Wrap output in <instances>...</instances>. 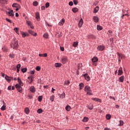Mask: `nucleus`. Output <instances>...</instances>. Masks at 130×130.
Here are the masks:
<instances>
[{
	"label": "nucleus",
	"mask_w": 130,
	"mask_h": 130,
	"mask_svg": "<svg viewBox=\"0 0 130 130\" xmlns=\"http://www.w3.org/2000/svg\"><path fill=\"white\" fill-rule=\"evenodd\" d=\"M42 112H43V110H42V109H39L37 110V113L40 114V113H42Z\"/></svg>",
	"instance_id": "36"
},
{
	"label": "nucleus",
	"mask_w": 130,
	"mask_h": 130,
	"mask_svg": "<svg viewBox=\"0 0 130 130\" xmlns=\"http://www.w3.org/2000/svg\"><path fill=\"white\" fill-rule=\"evenodd\" d=\"M50 100L52 102H53V101L54 100V95H52L51 96Z\"/></svg>",
	"instance_id": "48"
},
{
	"label": "nucleus",
	"mask_w": 130,
	"mask_h": 130,
	"mask_svg": "<svg viewBox=\"0 0 130 130\" xmlns=\"http://www.w3.org/2000/svg\"><path fill=\"white\" fill-rule=\"evenodd\" d=\"M62 63H67L68 62V58L64 57L61 59Z\"/></svg>",
	"instance_id": "15"
},
{
	"label": "nucleus",
	"mask_w": 130,
	"mask_h": 130,
	"mask_svg": "<svg viewBox=\"0 0 130 130\" xmlns=\"http://www.w3.org/2000/svg\"><path fill=\"white\" fill-rule=\"evenodd\" d=\"M5 80L7 81L8 83H10L12 81V80H14V78L12 77L8 76L7 75H6V77H5Z\"/></svg>",
	"instance_id": "5"
},
{
	"label": "nucleus",
	"mask_w": 130,
	"mask_h": 130,
	"mask_svg": "<svg viewBox=\"0 0 130 130\" xmlns=\"http://www.w3.org/2000/svg\"><path fill=\"white\" fill-rule=\"evenodd\" d=\"M73 46L74 47H77V46H78V42H75L74 43Z\"/></svg>",
	"instance_id": "45"
},
{
	"label": "nucleus",
	"mask_w": 130,
	"mask_h": 130,
	"mask_svg": "<svg viewBox=\"0 0 130 130\" xmlns=\"http://www.w3.org/2000/svg\"><path fill=\"white\" fill-rule=\"evenodd\" d=\"M44 10H45V6H41V10L43 11Z\"/></svg>",
	"instance_id": "55"
},
{
	"label": "nucleus",
	"mask_w": 130,
	"mask_h": 130,
	"mask_svg": "<svg viewBox=\"0 0 130 130\" xmlns=\"http://www.w3.org/2000/svg\"><path fill=\"white\" fill-rule=\"evenodd\" d=\"M32 5L35 7H37V6H38V2H37V1H35L33 2Z\"/></svg>",
	"instance_id": "37"
},
{
	"label": "nucleus",
	"mask_w": 130,
	"mask_h": 130,
	"mask_svg": "<svg viewBox=\"0 0 130 130\" xmlns=\"http://www.w3.org/2000/svg\"><path fill=\"white\" fill-rule=\"evenodd\" d=\"M124 81V76H121L119 78V82H120L121 83H122Z\"/></svg>",
	"instance_id": "23"
},
{
	"label": "nucleus",
	"mask_w": 130,
	"mask_h": 130,
	"mask_svg": "<svg viewBox=\"0 0 130 130\" xmlns=\"http://www.w3.org/2000/svg\"><path fill=\"white\" fill-rule=\"evenodd\" d=\"M83 76H84L85 80H86V81H90L91 78H90V76H88L87 74H85Z\"/></svg>",
	"instance_id": "10"
},
{
	"label": "nucleus",
	"mask_w": 130,
	"mask_h": 130,
	"mask_svg": "<svg viewBox=\"0 0 130 130\" xmlns=\"http://www.w3.org/2000/svg\"><path fill=\"white\" fill-rule=\"evenodd\" d=\"M48 36H49V35H48V33H45V34H44L43 35V37H44V38H48Z\"/></svg>",
	"instance_id": "40"
},
{
	"label": "nucleus",
	"mask_w": 130,
	"mask_h": 130,
	"mask_svg": "<svg viewBox=\"0 0 130 130\" xmlns=\"http://www.w3.org/2000/svg\"><path fill=\"white\" fill-rule=\"evenodd\" d=\"M82 67V63H79L78 65V70H80L81 69V67Z\"/></svg>",
	"instance_id": "51"
},
{
	"label": "nucleus",
	"mask_w": 130,
	"mask_h": 130,
	"mask_svg": "<svg viewBox=\"0 0 130 130\" xmlns=\"http://www.w3.org/2000/svg\"><path fill=\"white\" fill-rule=\"evenodd\" d=\"M122 68L120 67L118 70V76H121V75H122Z\"/></svg>",
	"instance_id": "18"
},
{
	"label": "nucleus",
	"mask_w": 130,
	"mask_h": 130,
	"mask_svg": "<svg viewBox=\"0 0 130 130\" xmlns=\"http://www.w3.org/2000/svg\"><path fill=\"white\" fill-rule=\"evenodd\" d=\"M93 20L95 23H98V22H99V18L97 16H93Z\"/></svg>",
	"instance_id": "11"
},
{
	"label": "nucleus",
	"mask_w": 130,
	"mask_h": 130,
	"mask_svg": "<svg viewBox=\"0 0 130 130\" xmlns=\"http://www.w3.org/2000/svg\"><path fill=\"white\" fill-rule=\"evenodd\" d=\"M64 22H65L64 19L62 18L60 20V21L58 23V25L59 26H62V25H63V24H64Z\"/></svg>",
	"instance_id": "16"
},
{
	"label": "nucleus",
	"mask_w": 130,
	"mask_h": 130,
	"mask_svg": "<svg viewBox=\"0 0 130 130\" xmlns=\"http://www.w3.org/2000/svg\"><path fill=\"white\" fill-rule=\"evenodd\" d=\"M88 109H89V110H92L93 109V108H94V107L93 106V105H90V106H87Z\"/></svg>",
	"instance_id": "34"
},
{
	"label": "nucleus",
	"mask_w": 130,
	"mask_h": 130,
	"mask_svg": "<svg viewBox=\"0 0 130 130\" xmlns=\"http://www.w3.org/2000/svg\"><path fill=\"white\" fill-rule=\"evenodd\" d=\"M92 62H96L98 60V58L96 56H94L91 59Z\"/></svg>",
	"instance_id": "19"
},
{
	"label": "nucleus",
	"mask_w": 130,
	"mask_h": 130,
	"mask_svg": "<svg viewBox=\"0 0 130 130\" xmlns=\"http://www.w3.org/2000/svg\"><path fill=\"white\" fill-rule=\"evenodd\" d=\"M36 19H37V21H40V14L38 12L36 13Z\"/></svg>",
	"instance_id": "9"
},
{
	"label": "nucleus",
	"mask_w": 130,
	"mask_h": 130,
	"mask_svg": "<svg viewBox=\"0 0 130 130\" xmlns=\"http://www.w3.org/2000/svg\"><path fill=\"white\" fill-rule=\"evenodd\" d=\"M12 89V86H9L8 87V90H11Z\"/></svg>",
	"instance_id": "61"
},
{
	"label": "nucleus",
	"mask_w": 130,
	"mask_h": 130,
	"mask_svg": "<svg viewBox=\"0 0 130 130\" xmlns=\"http://www.w3.org/2000/svg\"><path fill=\"white\" fill-rule=\"evenodd\" d=\"M12 7L13 8H21V7L20 6V5L17 3H13L12 5Z\"/></svg>",
	"instance_id": "12"
},
{
	"label": "nucleus",
	"mask_w": 130,
	"mask_h": 130,
	"mask_svg": "<svg viewBox=\"0 0 130 130\" xmlns=\"http://www.w3.org/2000/svg\"><path fill=\"white\" fill-rule=\"evenodd\" d=\"M38 99L39 102H41L42 101V95L39 96L38 98Z\"/></svg>",
	"instance_id": "32"
},
{
	"label": "nucleus",
	"mask_w": 130,
	"mask_h": 130,
	"mask_svg": "<svg viewBox=\"0 0 130 130\" xmlns=\"http://www.w3.org/2000/svg\"><path fill=\"white\" fill-rule=\"evenodd\" d=\"M28 33L31 34V35H32V36H37V33L34 32L31 29L28 30Z\"/></svg>",
	"instance_id": "8"
},
{
	"label": "nucleus",
	"mask_w": 130,
	"mask_h": 130,
	"mask_svg": "<svg viewBox=\"0 0 130 130\" xmlns=\"http://www.w3.org/2000/svg\"><path fill=\"white\" fill-rule=\"evenodd\" d=\"M1 110H2V111H4L6 110V106L3 105V106L1 107Z\"/></svg>",
	"instance_id": "46"
},
{
	"label": "nucleus",
	"mask_w": 130,
	"mask_h": 130,
	"mask_svg": "<svg viewBox=\"0 0 130 130\" xmlns=\"http://www.w3.org/2000/svg\"><path fill=\"white\" fill-rule=\"evenodd\" d=\"M45 7H46V9H47V8H49V3L47 2V3H46Z\"/></svg>",
	"instance_id": "49"
},
{
	"label": "nucleus",
	"mask_w": 130,
	"mask_h": 130,
	"mask_svg": "<svg viewBox=\"0 0 130 130\" xmlns=\"http://www.w3.org/2000/svg\"><path fill=\"white\" fill-rule=\"evenodd\" d=\"M88 120H89V119L88 118V117H84L83 119V122H87Z\"/></svg>",
	"instance_id": "38"
},
{
	"label": "nucleus",
	"mask_w": 130,
	"mask_h": 130,
	"mask_svg": "<svg viewBox=\"0 0 130 130\" xmlns=\"http://www.w3.org/2000/svg\"><path fill=\"white\" fill-rule=\"evenodd\" d=\"M84 91L87 92V95H93L90 86H86L84 88Z\"/></svg>",
	"instance_id": "2"
},
{
	"label": "nucleus",
	"mask_w": 130,
	"mask_h": 130,
	"mask_svg": "<svg viewBox=\"0 0 130 130\" xmlns=\"http://www.w3.org/2000/svg\"><path fill=\"white\" fill-rule=\"evenodd\" d=\"M72 12H73V13H77L79 12V9L77 8H74L72 9Z\"/></svg>",
	"instance_id": "25"
},
{
	"label": "nucleus",
	"mask_w": 130,
	"mask_h": 130,
	"mask_svg": "<svg viewBox=\"0 0 130 130\" xmlns=\"http://www.w3.org/2000/svg\"><path fill=\"white\" fill-rule=\"evenodd\" d=\"M39 56H40V57H43V54H39Z\"/></svg>",
	"instance_id": "63"
},
{
	"label": "nucleus",
	"mask_w": 130,
	"mask_h": 130,
	"mask_svg": "<svg viewBox=\"0 0 130 130\" xmlns=\"http://www.w3.org/2000/svg\"><path fill=\"white\" fill-rule=\"evenodd\" d=\"M41 68L40 66H37L36 68V71H37L38 72L39 71V70H40Z\"/></svg>",
	"instance_id": "52"
},
{
	"label": "nucleus",
	"mask_w": 130,
	"mask_h": 130,
	"mask_svg": "<svg viewBox=\"0 0 130 130\" xmlns=\"http://www.w3.org/2000/svg\"><path fill=\"white\" fill-rule=\"evenodd\" d=\"M15 17H19V13H15Z\"/></svg>",
	"instance_id": "64"
},
{
	"label": "nucleus",
	"mask_w": 130,
	"mask_h": 130,
	"mask_svg": "<svg viewBox=\"0 0 130 130\" xmlns=\"http://www.w3.org/2000/svg\"><path fill=\"white\" fill-rule=\"evenodd\" d=\"M122 125H123V121L120 120L119 121V126H122Z\"/></svg>",
	"instance_id": "42"
},
{
	"label": "nucleus",
	"mask_w": 130,
	"mask_h": 130,
	"mask_svg": "<svg viewBox=\"0 0 130 130\" xmlns=\"http://www.w3.org/2000/svg\"><path fill=\"white\" fill-rule=\"evenodd\" d=\"M14 30L15 32H16V33L18 35H19V30H19V28L15 27L14 28Z\"/></svg>",
	"instance_id": "28"
},
{
	"label": "nucleus",
	"mask_w": 130,
	"mask_h": 130,
	"mask_svg": "<svg viewBox=\"0 0 130 130\" xmlns=\"http://www.w3.org/2000/svg\"><path fill=\"white\" fill-rule=\"evenodd\" d=\"M106 118H107V119L109 120L111 118V116H110V115H109V114H108L106 115Z\"/></svg>",
	"instance_id": "47"
},
{
	"label": "nucleus",
	"mask_w": 130,
	"mask_h": 130,
	"mask_svg": "<svg viewBox=\"0 0 130 130\" xmlns=\"http://www.w3.org/2000/svg\"><path fill=\"white\" fill-rule=\"evenodd\" d=\"M64 97H66V93L63 92L62 94H60V98H62L63 99V98H64Z\"/></svg>",
	"instance_id": "35"
},
{
	"label": "nucleus",
	"mask_w": 130,
	"mask_h": 130,
	"mask_svg": "<svg viewBox=\"0 0 130 130\" xmlns=\"http://www.w3.org/2000/svg\"><path fill=\"white\" fill-rule=\"evenodd\" d=\"M24 112L26 114H29V113L30 112V109H29V108H25L24 109Z\"/></svg>",
	"instance_id": "21"
},
{
	"label": "nucleus",
	"mask_w": 130,
	"mask_h": 130,
	"mask_svg": "<svg viewBox=\"0 0 130 130\" xmlns=\"http://www.w3.org/2000/svg\"><path fill=\"white\" fill-rule=\"evenodd\" d=\"M21 35L23 38H25V37H26V36H27V35L26 34H25V32H21Z\"/></svg>",
	"instance_id": "44"
},
{
	"label": "nucleus",
	"mask_w": 130,
	"mask_h": 130,
	"mask_svg": "<svg viewBox=\"0 0 130 130\" xmlns=\"http://www.w3.org/2000/svg\"><path fill=\"white\" fill-rule=\"evenodd\" d=\"M7 3V0H0V4H1V5H6Z\"/></svg>",
	"instance_id": "24"
},
{
	"label": "nucleus",
	"mask_w": 130,
	"mask_h": 130,
	"mask_svg": "<svg viewBox=\"0 0 130 130\" xmlns=\"http://www.w3.org/2000/svg\"><path fill=\"white\" fill-rule=\"evenodd\" d=\"M26 24H27L28 26H31V25L32 24V22H31V21H30L26 20Z\"/></svg>",
	"instance_id": "39"
},
{
	"label": "nucleus",
	"mask_w": 130,
	"mask_h": 130,
	"mask_svg": "<svg viewBox=\"0 0 130 130\" xmlns=\"http://www.w3.org/2000/svg\"><path fill=\"white\" fill-rule=\"evenodd\" d=\"M20 68H21V64H18L16 66V68L18 69H20Z\"/></svg>",
	"instance_id": "53"
},
{
	"label": "nucleus",
	"mask_w": 130,
	"mask_h": 130,
	"mask_svg": "<svg viewBox=\"0 0 130 130\" xmlns=\"http://www.w3.org/2000/svg\"><path fill=\"white\" fill-rule=\"evenodd\" d=\"M15 87L19 93H22V92H23V88L21 87V85H19V84H16L15 85Z\"/></svg>",
	"instance_id": "4"
},
{
	"label": "nucleus",
	"mask_w": 130,
	"mask_h": 130,
	"mask_svg": "<svg viewBox=\"0 0 130 130\" xmlns=\"http://www.w3.org/2000/svg\"><path fill=\"white\" fill-rule=\"evenodd\" d=\"M60 50L61 51H64V48H63V47H60Z\"/></svg>",
	"instance_id": "58"
},
{
	"label": "nucleus",
	"mask_w": 130,
	"mask_h": 130,
	"mask_svg": "<svg viewBox=\"0 0 130 130\" xmlns=\"http://www.w3.org/2000/svg\"><path fill=\"white\" fill-rule=\"evenodd\" d=\"M9 57L12 59L15 58V54H10Z\"/></svg>",
	"instance_id": "31"
},
{
	"label": "nucleus",
	"mask_w": 130,
	"mask_h": 130,
	"mask_svg": "<svg viewBox=\"0 0 130 130\" xmlns=\"http://www.w3.org/2000/svg\"><path fill=\"white\" fill-rule=\"evenodd\" d=\"M98 50H100V51H103L104 49H105V47L103 45H100L98 47Z\"/></svg>",
	"instance_id": "7"
},
{
	"label": "nucleus",
	"mask_w": 130,
	"mask_h": 130,
	"mask_svg": "<svg viewBox=\"0 0 130 130\" xmlns=\"http://www.w3.org/2000/svg\"><path fill=\"white\" fill-rule=\"evenodd\" d=\"M29 90L31 93H35L36 92V88H35L34 86H31L29 88Z\"/></svg>",
	"instance_id": "6"
},
{
	"label": "nucleus",
	"mask_w": 130,
	"mask_h": 130,
	"mask_svg": "<svg viewBox=\"0 0 130 130\" xmlns=\"http://www.w3.org/2000/svg\"><path fill=\"white\" fill-rule=\"evenodd\" d=\"M55 67H56V68H60L61 67V63H55Z\"/></svg>",
	"instance_id": "26"
},
{
	"label": "nucleus",
	"mask_w": 130,
	"mask_h": 130,
	"mask_svg": "<svg viewBox=\"0 0 130 130\" xmlns=\"http://www.w3.org/2000/svg\"><path fill=\"white\" fill-rule=\"evenodd\" d=\"M64 84L67 85V86H69V85H70V82L69 81H67L64 82Z\"/></svg>",
	"instance_id": "50"
},
{
	"label": "nucleus",
	"mask_w": 130,
	"mask_h": 130,
	"mask_svg": "<svg viewBox=\"0 0 130 130\" xmlns=\"http://www.w3.org/2000/svg\"><path fill=\"white\" fill-rule=\"evenodd\" d=\"M69 6H72L74 5V3H73V2H69Z\"/></svg>",
	"instance_id": "56"
},
{
	"label": "nucleus",
	"mask_w": 130,
	"mask_h": 130,
	"mask_svg": "<svg viewBox=\"0 0 130 130\" xmlns=\"http://www.w3.org/2000/svg\"><path fill=\"white\" fill-rule=\"evenodd\" d=\"M98 11H99V7L96 6L93 10L94 14H96V13H98Z\"/></svg>",
	"instance_id": "20"
},
{
	"label": "nucleus",
	"mask_w": 130,
	"mask_h": 130,
	"mask_svg": "<svg viewBox=\"0 0 130 130\" xmlns=\"http://www.w3.org/2000/svg\"><path fill=\"white\" fill-rule=\"evenodd\" d=\"M92 100H93V101H96V102H100V103H101L102 102V101H101V100H100V99L98 98H92Z\"/></svg>",
	"instance_id": "14"
},
{
	"label": "nucleus",
	"mask_w": 130,
	"mask_h": 130,
	"mask_svg": "<svg viewBox=\"0 0 130 130\" xmlns=\"http://www.w3.org/2000/svg\"><path fill=\"white\" fill-rule=\"evenodd\" d=\"M83 23H84V22L83 21V19L81 18L78 23V26L80 28H81V27H82Z\"/></svg>",
	"instance_id": "13"
},
{
	"label": "nucleus",
	"mask_w": 130,
	"mask_h": 130,
	"mask_svg": "<svg viewBox=\"0 0 130 130\" xmlns=\"http://www.w3.org/2000/svg\"><path fill=\"white\" fill-rule=\"evenodd\" d=\"M6 20L10 23V24H13V21L11 19L7 18H6Z\"/></svg>",
	"instance_id": "30"
},
{
	"label": "nucleus",
	"mask_w": 130,
	"mask_h": 130,
	"mask_svg": "<svg viewBox=\"0 0 130 130\" xmlns=\"http://www.w3.org/2000/svg\"><path fill=\"white\" fill-rule=\"evenodd\" d=\"M73 3H74V5H78V1H77V0H74V1H73Z\"/></svg>",
	"instance_id": "54"
},
{
	"label": "nucleus",
	"mask_w": 130,
	"mask_h": 130,
	"mask_svg": "<svg viewBox=\"0 0 130 130\" xmlns=\"http://www.w3.org/2000/svg\"><path fill=\"white\" fill-rule=\"evenodd\" d=\"M54 91H55V89L53 88V87L52 88L51 92L54 93Z\"/></svg>",
	"instance_id": "59"
},
{
	"label": "nucleus",
	"mask_w": 130,
	"mask_h": 130,
	"mask_svg": "<svg viewBox=\"0 0 130 130\" xmlns=\"http://www.w3.org/2000/svg\"><path fill=\"white\" fill-rule=\"evenodd\" d=\"M66 110H67V111H70V110H71V106H66Z\"/></svg>",
	"instance_id": "33"
},
{
	"label": "nucleus",
	"mask_w": 130,
	"mask_h": 130,
	"mask_svg": "<svg viewBox=\"0 0 130 130\" xmlns=\"http://www.w3.org/2000/svg\"><path fill=\"white\" fill-rule=\"evenodd\" d=\"M30 74H31V75H34V74H35V72L34 71H30Z\"/></svg>",
	"instance_id": "57"
},
{
	"label": "nucleus",
	"mask_w": 130,
	"mask_h": 130,
	"mask_svg": "<svg viewBox=\"0 0 130 130\" xmlns=\"http://www.w3.org/2000/svg\"><path fill=\"white\" fill-rule=\"evenodd\" d=\"M2 50L4 51V52H8V47L4 46L2 47Z\"/></svg>",
	"instance_id": "22"
},
{
	"label": "nucleus",
	"mask_w": 130,
	"mask_h": 130,
	"mask_svg": "<svg viewBox=\"0 0 130 130\" xmlns=\"http://www.w3.org/2000/svg\"><path fill=\"white\" fill-rule=\"evenodd\" d=\"M10 46L13 49L17 50L19 47V42L18 41V40L15 38H13Z\"/></svg>",
	"instance_id": "1"
},
{
	"label": "nucleus",
	"mask_w": 130,
	"mask_h": 130,
	"mask_svg": "<svg viewBox=\"0 0 130 130\" xmlns=\"http://www.w3.org/2000/svg\"><path fill=\"white\" fill-rule=\"evenodd\" d=\"M21 72L22 73H26L27 72V68H23L21 69Z\"/></svg>",
	"instance_id": "43"
},
{
	"label": "nucleus",
	"mask_w": 130,
	"mask_h": 130,
	"mask_svg": "<svg viewBox=\"0 0 130 130\" xmlns=\"http://www.w3.org/2000/svg\"><path fill=\"white\" fill-rule=\"evenodd\" d=\"M29 26L31 29H34V26L32 25V24Z\"/></svg>",
	"instance_id": "62"
},
{
	"label": "nucleus",
	"mask_w": 130,
	"mask_h": 130,
	"mask_svg": "<svg viewBox=\"0 0 130 130\" xmlns=\"http://www.w3.org/2000/svg\"><path fill=\"white\" fill-rule=\"evenodd\" d=\"M117 55L118 56V58H120V59H122V55H121L119 53H117Z\"/></svg>",
	"instance_id": "41"
},
{
	"label": "nucleus",
	"mask_w": 130,
	"mask_h": 130,
	"mask_svg": "<svg viewBox=\"0 0 130 130\" xmlns=\"http://www.w3.org/2000/svg\"><path fill=\"white\" fill-rule=\"evenodd\" d=\"M102 29H103L102 26H101L99 25H97V30H98V31H101V30H102Z\"/></svg>",
	"instance_id": "27"
},
{
	"label": "nucleus",
	"mask_w": 130,
	"mask_h": 130,
	"mask_svg": "<svg viewBox=\"0 0 130 130\" xmlns=\"http://www.w3.org/2000/svg\"><path fill=\"white\" fill-rule=\"evenodd\" d=\"M17 80H18V83L19 84V86H24V83L22 82V81L21 80V79H20V78H18Z\"/></svg>",
	"instance_id": "17"
},
{
	"label": "nucleus",
	"mask_w": 130,
	"mask_h": 130,
	"mask_svg": "<svg viewBox=\"0 0 130 130\" xmlns=\"http://www.w3.org/2000/svg\"><path fill=\"white\" fill-rule=\"evenodd\" d=\"M43 54V57H46L47 56V53H44Z\"/></svg>",
	"instance_id": "60"
},
{
	"label": "nucleus",
	"mask_w": 130,
	"mask_h": 130,
	"mask_svg": "<svg viewBox=\"0 0 130 130\" xmlns=\"http://www.w3.org/2000/svg\"><path fill=\"white\" fill-rule=\"evenodd\" d=\"M6 14L7 16H9V17H11V18H13L15 16V13H14L13 10H10L8 12H6Z\"/></svg>",
	"instance_id": "3"
},
{
	"label": "nucleus",
	"mask_w": 130,
	"mask_h": 130,
	"mask_svg": "<svg viewBox=\"0 0 130 130\" xmlns=\"http://www.w3.org/2000/svg\"><path fill=\"white\" fill-rule=\"evenodd\" d=\"M79 90H82L83 88H84V84L83 83H81L79 84Z\"/></svg>",
	"instance_id": "29"
}]
</instances>
